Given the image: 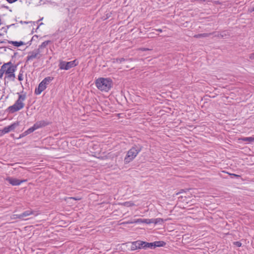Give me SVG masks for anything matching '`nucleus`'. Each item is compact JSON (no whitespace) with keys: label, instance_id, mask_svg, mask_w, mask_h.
Instances as JSON below:
<instances>
[{"label":"nucleus","instance_id":"1","mask_svg":"<svg viewBox=\"0 0 254 254\" xmlns=\"http://www.w3.org/2000/svg\"><path fill=\"white\" fill-rule=\"evenodd\" d=\"M97 88L102 91H108L112 87V80L109 78H99L96 80Z\"/></svg>","mask_w":254,"mask_h":254},{"label":"nucleus","instance_id":"2","mask_svg":"<svg viewBox=\"0 0 254 254\" xmlns=\"http://www.w3.org/2000/svg\"><path fill=\"white\" fill-rule=\"evenodd\" d=\"M18 98L17 100L15 101L13 105L10 106L8 108V110L9 113H14L16 112H17L23 109L25 106L24 101L26 99V95L20 94L19 93H18Z\"/></svg>","mask_w":254,"mask_h":254},{"label":"nucleus","instance_id":"3","mask_svg":"<svg viewBox=\"0 0 254 254\" xmlns=\"http://www.w3.org/2000/svg\"><path fill=\"white\" fill-rule=\"evenodd\" d=\"M141 147L138 146L132 147L127 152V155L125 158L124 161L126 164L131 162L141 151Z\"/></svg>","mask_w":254,"mask_h":254},{"label":"nucleus","instance_id":"4","mask_svg":"<svg viewBox=\"0 0 254 254\" xmlns=\"http://www.w3.org/2000/svg\"><path fill=\"white\" fill-rule=\"evenodd\" d=\"M54 79L52 76L45 77L39 84L38 87L35 89V93L37 95L40 94L46 88L49 84Z\"/></svg>","mask_w":254,"mask_h":254},{"label":"nucleus","instance_id":"5","mask_svg":"<svg viewBox=\"0 0 254 254\" xmlns=\"http://www.w3.org/2000/svg\"><path fill=\"white\" fill-rule=\"evenodd\" d=\"M78 64L76 60L70 62L60 61L59 64V68L62 70H68L76 66Z\"/></svg>","mask_w":254,"mask_h":254},{"label":"nucleus","instance_id":"6","mask_svg":"<svg viewBox=\"0 0 254 254\" xmlns=\"http://www.w3.org/2000/svg\"><path fill=\"white\" fill-rule=\"evenodd\" d=\"M42 52V51H40L37 49L29 52L26 58V63H28L29 61H31L34 59H40L42 56V55L41 54Z\"/></svg>","mask_w":254,"mask_h":254},{"label":"nucleus","instance_id":"7","mask_svg":"<svg viewBox=\"0 0 254 254\" xmlns=\"http://www.w3.org/2000/svg\"><path fill=\"white\" fill-rule=\"evenodd\" d=\"M19 123L16 122L13 123L10 126L4 127L3 129L0 130V135H2L4 134L9 132L10 131L14 130V129L18 126Z\"/></svg>","mask_w":254,"mask_h":254},{"label":"nucleus","instance_id":"8","mask_svg":"<svg viewBox=\"0 0 254 254\" xmlns=\"http://www.w3.org/2000/svg\"><path fill=\"white\" fill-rule=\"evenodd\" d=\"M4 64H6L5 67L4 68L6 74L12 73L16 71L17 66L15 65H13L11 62H9Z\"/></svg>","mask_w":254,"mask_h":254},{"label":"nucleus","instance_id":"9","mask_svg":"<svg viewBox=\"0 0 254 254\" xmlns=\"http://www.w3.org/2000/svg\"><path fill=\"white\" fill-rule=\"evenodd\" d=\"M38 214V213L35 211H33L31 209H29L20 214V215L19 216V219L21 220H27V219H25V217L29 216L31 215H34L35 216H37Z\"/></svg>","mask_w":254,"mask_h":254},{"label":"nucleus","instance_id":"10","mask_svg":"<svg viewBox=\"0 0 254 254\" xmlns=\"http://www.w3.org/2000/svg\"><path fill=\"white\" fill-rule=\"evenodd\" d=\"M144 242L141 241H136L131 243L130 250L134 251L137 249H144Z\"/></svg>","mask_w":254,"mask_h":254},{"label":"nucleus","instance_id":"11","mask_svg":"<svg viewBox=\"0 0 254 254\" xmlns=\"http://www.w3.org/2000/svg\"><path fill=\"white\" fill-rule=\"evenodd\" d=\"M6 181H7L9 184H10L12 186H18L20 185L22 182L25 181V180L20 181L17 179L10 177L7 178L6 179Z\"/></svg>","mask_w":254,"mask_h":254},{"label":"nucleus","instance_id":"12","mask_svg":"<svg viewBox=\"0 0 254 254\" xmlns=\"http://www.w3.org/2000/svg\"><path fill=\"white\" fill-rule=\"evenodd\" d=\"M49 125V123L46 121H40L37 122L35 124H34V126L36 129H37L39 128L44 127Z\"/></svg>","mask_w":254,"mask_h":254},{"label":"nucleus","instance_id":"13","mask_svg":"<svg viewBox=\"0 0 254 254\" xmlns=\"http://www.w3.org/2000/svg\"><path fill=\"white\" fill-rule=\"evenodd\" d=\"M133 223H146V224H150V219H138L135 220L134 222H127L128 224H131Z\"/></svg>","mask_w":254,"mask_h":254},{"label":"nucleus","instance_id":"14","mask_svg":"<svg viewBox=\"0 0 254 254\" xmlns=\"http://www.w3.org/2000/svg\"><path fill=\"white\" fill-rule=\"evenodd\" d=\"M131 61V59H125L124 58H117V59H113V63H122L123 62H127V61Z\"/></svg>","mask_w":254,"mask_h":254},{"label":"nucleus","instance_id":"15","mask_svg":"<svg viewBox=\"0 0 254 254\" xmlns=\"http://www.w3.org/2000/svg\"><path fill=\"white\" fill-rule=\"evenodd\" d=\"M51 42V41L50 40L44 41L41 44V45L39 46V48L37 49L42 51V49L45 48L46 46Z\"/></svg>","mask_w":254,"mask_h":254},{"label":"nucleus","instance_id":"16","mask_svg":"<svg viewBox=\"0 0 254 254\" xmlns=\"http://www.w3.org/2000/svg\"><path fill=\"white\" fill-rule=\"evenodd\" d=\"M8 43L12 44V45H13L14 46H16V47H19L20 46H22V45H23L25 44L22 41L17 42V41H8Z\"/></svg>","mask_w":254,"mask_h":254},{"label":"nucleus","instance_id":"17","mask_svg":"<svg viewBox=\"0 0 254 254\" xmlns=\"http://www.w3.org/2000/svg\"><path fill=\"white\" fill-rule=\"evenodd\" d=\"M153 244L154 246H155V248L163 247L166 244V243L163 241H156L153 242Z\"/></svg>","mask_w":254,"mask_h":254},{"label":"nucleus","instance_id":"18","mask_svg":"<svg viewBox=\"0 0 254 254\" xmlns=\"http://www.w3.org/2000/svg\"><path fill=\"white\" fill-rule=\"evenodd\" d=\"M147 248H155L153 243H147L144 242V249H146Z\"/></svg>","mask_w":254,"mask_h":254},{"label":"nucleus","instance_id":"19","mask_svg":"<svg viewBox=\"0 0 254 254\" xmlns=\"http://www.w3.org/2000/svg\"><path fill=\"white\" fill-rule=\"evenodd\" d=\"M150 224L151 223H161L163 222V219L161 218H156V219H150Z\"/></svg>","mask_w":254,"mask_h":254},{"label":"nucleus","instance_id":"20","mask_svg":"<svg viewBox=\"0 0 254 254\" xmlns=\"http://www.w3.org/2000/svg\"><path fill=\"white\" fill-rule=\"evenodd\" d=\"M210 35V34H208V33L199 34L195 35L194 36V37L196 38H204V37H208Z\"/></svg>","mask_w":254,"mask_h":254},{"label":"nucleus","instance_id":"21","mask_svg":"<svg viewBox=\"0 0 254 254\" xmlns=\"http://www.w3.org/2000/svg\"><path fill=\"white\" fill-rule=\"evenodd\" d=\"M241 140L244 141H248L249 142L254 141V137H244L241 138Z\"/></svg>","mask_w":254,"mask_h":254},{"label":"nucleus","instance_id":"22","mask_svg":"<svg viewBox=\"0 0 254 254\" xmlns=\"http://www.w3.org/2000/svg\"><path fill=\"white\" fill-rule=\"evenodd\" d=\"M6 65V64H3L0 68V78L2 77L4 73H5L4 68L5 67Z\"/></svg>","mask_w":254,"mask_h":254},{"label":"nucleus","instance_id":"23","mask_svg":"<svg viewBox=\"0 0 254 254\" xmlns=\"http://www.w3.org/2000/svg\"><path fill=\"white\" fill-rule=\"evenodd\" d=\"M35 130H36V128H35L34 126L33 125V127H30L27 130L25 131V134L28 135L32 132H33Z\"/></svg>","mask_w":254,"mask_h":254},{"label":"nucleus","instance_id":"24","mask_svg":"<svg viewBox=\"0 0 254 254\" xmlns=\"http://www.w3.org/2000/svg\"><path fill=\"white\" fill-rule=\"evenodd\" d=\"M7 76L6 77H7L8 79H12V80H14V78H15V75L14 72L12 73H9L6 74Z\"/></svg>","mask_w":254,"mask_h":254},{"label":"nucleus","instance_id":"25","mask_svg":"<svg viewBox=\"0 0 254 254\" xmlns=\"http://www.w3.org/2000/svg\"><path fill=\"white\" fill-rule=\"evenodd\" d=\"M20 214H13L11 216V218L12 219H19V216H20Z\"/></svg>","mask_w":254,"mask_h":254},{"label":"nucleus","instance_id":"26","mask_svg":"<svg viewBox=\"0 0 254 254\" xmlns=\"http://www.w3.org/2000/svg\"><path fill=\"white\" fill-rule=\"evenodd\" d=\"M134 204L133 203H131L130 202H126L125 203V205L127 206H131L133 205Z\"/></svg>","mask_w":254,"mask_h":254},{"label":"nucleus","instance_id":"27","mask_svg":"<svg viewBox=\"0 0 254 254\" xmlns=\"http://www.w3.org/2000/svg\"><path fill=\"white\" fill-rule=\"evenodd\" d=\"M234 244L237 247H240L242 246V243L240 242L237 241L234 242Z\"/></svg>","mask_w":254,"mask_h":254},{"label":"nucleus","instance_id":"28","mask_svg":"<svg viewBox=\"0 0 254 254\" xmlns=\"http://www.w3.org/2000/svg\"><path fill=\"white\" fill-rule=\"evenodd\" d=\"M18 79L19 81H21L23 80V75H22V73H19V75H18Z\"/></svg>","mask_w":254,"mask_h":254},{"label":"nucleus","instance_id":"29","mask_svg":"<svg viewBox=\"0 0 254 254\" xmlns=\"http://www.w3.org/2000/svg\"><path fill=\"white\" fill-rule=\"evenodd\" d=\"M26 135H27V134H25V131H24V132H23L22 133L20 134L19 138H20L23 137Z\"/></svg>","mask_w":254,"mask_h":254},{"label":"nucleus","instance_id":"30","mask_svg":"<svg viewBox=\"0 0 254 254\" xmlns=\"http://www.w3.org/2000/svg\"><path fill=\"white\" fill-rule=\"evenodd\" d=\"M250 59H251L252 60H254V53L250 55Z\"/></svg>","mask_w":254,"mask_h":254},{"label":"nucleus","instance_id":"31","mask_svg":"<svg viewBox=\"0 0 254 254\" xmlns=\"http://www.w3.org/2000/svg\"><path fill=\"white\" fill-rule=\"evenodd\" d=\"M230 175H231V176H235V177H237V178H239V177H240V175H236V174H230Z\"/></svg>","mask_w":254,"mask_h":254},{"label":"nucleus","instance_id":"32","mask_svg":"<svg viewBox=\"0 0 254 254\" xmlns=\"http://www.w3.org/2000/svg\"><path fill=\"white\" fill-rule=\"evenodd\" d=\"M230 175H231V176H235V177H237V178H239V177H240V175H236V174H230Z\"/></svg>","mask_w":254,"mask_h":254},{"label":"nucleus","instance_id":"33","mask_svg":"<svg viewBox=\"0 0 254 254\" xmlns=\"http://www.w3.org/2000/svg\"><path fill=\"white\" fill-rule=\"evenodd\" d=\"M8 2L11 3H13L14 2H15V1H16L17 0H6Z\"/></svg>","mask_w":254,"mask_h":254},{"label":"nucleus","instance_id":"34","mask_svg":"<svg viewBox=\"0 0 254 254\" xmlns=\"http://www.w3.org/2000/svg\"><path fill=\"white\" fill-rule=\"evenodd\" d=\"M206 0H191V1H199V2H204L205 1H206Z\"/></svg>","mask_w":254,"mask_h":254},{"label":"nucleus","instance_id":"35","mask_svg":"<svg viewBox=\"0 0 254 254\" xmlns=\"http://www.w3.org/2000/svg\"><path fill=\"white\" fill-rule=\"evenodd\" d=\"M71 199H75V200H79L80 199L79 198H75L74 197H71Z\"/></svg>","mask_w":254,"mask_h":254},{"label":"nucleus","instance_id":"36","mask_svg":"<svg viewBox=\"0 0 254 254\" xmlns=\"http://www.w3.org/2000/svg\"><path fill=\"white\" fill-rule=\"evenodd\" d=\"M156 30L158 31H159L160 32H161L162 31V29H157Z\"/></svg>","mask_w":254,"mask_h":254},{"label":"nucleus","instance_id":"37","mask_svg":"<svg viewBox=\"0 0 254 254\" xmlns=\"http://www.w3.org/2000/svg\"><path fill=\"white\" fill-rule=\"evenodd\" d=\"M0 43H6V42H5V41H0Z\"/></svg>","mask_w":254,"mask_h":254},{"label":"nucleus","instance_id":"38","mask_svg":"<svg viewBox=\"0 0 254 254\" xmlns=\"http://www.w3.org/2000/svg\"><path fill=\"white\" fill-rule=\"evenodd\" d=\"M4 48V49H6V47H1L0 49ZM4 51H6V49H4Z\"/></svg>","mask_w":254,"mask_h":254},{"label":"nucleus","instance_id":"39","mask_svg":"<svg viewBox=\"0 0 254 254\" xmlns=\"http://www.w3.org/2000/svg\"><path fill=\"white\" fill-rule=\"evenodd\" d=\"M1 34H0V36H1Z\"/></svg>","mask_w":254,"mask_h":254}]
</instances>
